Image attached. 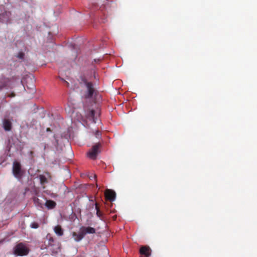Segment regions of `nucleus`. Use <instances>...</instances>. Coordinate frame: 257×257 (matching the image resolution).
Instances as JSON below:
<instances>
[{"instance_id": "423d86ee", "label": "nucleus", "mask_w": 257, "mask_h": 257, "mask_svg": "<svg viewBox=\"0 0 257 257\" xmlns=\"http://www.w3.org/2000/svg\"><path fill=\"white\" fill-rule=\"evenodd\" d=\"M105 197L107 200L112 201L115 199V192L111 189H107L105 192Z\"/></svg>"}, {"instance_id": "412c9836", "label": "nucleus", "mask_w": 257, "mask_h": 257, "mask_svg": "<svg viewBox=\"0 0 257 257\" xmlns=\"http://www.w3.org/2000/svg\"><path fill=\"white\" fill-rule=\"evenodd\" d=\"M46 131L47 132H51V130L50 128L49 127H48L47 129H46Z\"/></svg>"}, {"instance_id": "4468645a", "label": "nucleus", "mask_w": 257, "mask_h": 257, "mask_svg": "<svg viewBox=\"0 0 257 257\" xmlns=\"http://www.w3.org/2000/svg\"><path fill=\"white\" fill-rule=\"evenodd\" d=\"M54 231L58 236H62L63 235V230L59 225H57L54 228Z\"/></svg>"}, {"instance_id": "9b49d317", "label": "nucleus", "mask_w": 257, "mask_h": 257, "mask_svg": "<svg viewBox=\"0 0 257 257\" xmlns=\"http://www.w3.org/2000/svg\"><path fill=\"white\" fill-rule=\"evenodd\" d=\"M72 236L74 238V240L78 242V241H80L82 238H83V237H84V235L82 233L81 230H80V232L78 233H77L75 232H73L72 233Z\"/></svg>"}, {"instance_id": "a211bd4d", "label": "nucleus", "mask_w": 257, "mask_h": 257, "mask_svg": "<svg viewBox=\"0 0 257 257\" xmlns=\"http://www.w3.org/2000/svg\"><path fill=\"white\" fill-rule=\"evenodd\" d=\"M25 54L23 52H19L18 54L17 57L20 59H23L24 58Z\"/></svg>"}, {"instance_id": "20e7f679", "label": "nucleus", "mask_w": 257, "mask_h": 257, "mask_svg": "<svg viewBox=\"0 0 257 257\" xmlns=\"http://www.w3.org/2000/svg\"><path fill=\"white\" fill-rule=\"evenodd\" d=\"M13 173L18 180H20L22 179L23 171L22 170L21 164L17 161H15L13 163Z\"/></svg>"}, {"instance_id": "6ab92c4d", "label": "nucleus", "mask_w": 257, "mask_h": 257, "mask_svg": "<svg viewBox=\"0 0 257 257\" xmlns=\"http://www.w3.org/2000/svg\"><path fill=\"white\" fill-rule=\"evenodd\" d=\"M95 135L96 136V138H99L101 137V132H99V131H96L95 133Z\"/></svg>"}, {"instance_id": "f03ea898", "label": "nucleus", "mask_w": 257, "mask_h": 257, "mask_svg": "<svg viewBox=\"0 0 257 257\" xmlns=\"http://www.w3.org/2000/svg\"><path fill=\"white\" fill-rule=\"evenodd\" d=\"M44 246L42 248H48L53 253H56L60 250V244L55 241L53 237L50 234L46 236V240L44 241Z\"/></svg>"}, {"instance_id": "0eeeda50", "label": "nucleus", "mask_w": 257, "mask_h": 257, "mask_svg": "<svg viewBox=\"0 0 257 257\" xmlns=\"http://www.w3.org/2000/svg\"><path fill=\"white\" fill-rule=\"evenodd\" d=\"M83 235L85 236L86 234H93L95 233V229L92 227H82L80 228Z\"/></svg>"}, {"instance_id": "7ed1b4c3", "label": "nucleus", "mask_w": 257, "mask_h": 257, "mask_svg": "<svg viewBox=\"0 0 257 257\" xmlns=\"http://www.w3.org/2000/svg\"><path fill=\"white\" fill-rule=\"evenodd\" d=\"M29 249L27 245L23 242L19 243L14 248V253L18 256H24L29 253Z\"/></svg>"}, {"instance_id": "f3484780", "label": "nucleus", "mask_w": 257, "mask_h": 257, "mask_svg": "<svg viewBox=\"0 0 257 257\" xmlns=\"http://www.w3.org/2000/svg\"><path fill=\"white\" fill-rule=\"evenodd\" d=\"M30 227L32 228L36 229L39 227V225L38 223H37L36 222H33L31 223V224H30Z\"/></svg>"}, {"instance_id": "2eb2a0df", "label": "nucleus", "mask_w": 257, "mask_h": 257, "mask_svg": "<svg viewBox=\"0 0 257 257\" xmlns=\"http://www.w3.org/2000/svg\"><path fill=\"white\" fill-rule=\"evenodd\" d=\"M39 178L40 180V183L42 185H44L48 183L47 179L44 175H40Z\"/></svg>"}, {"instance_id": "ddd939ff", "label": "nucleus", "mask_w": 257, "mask_h": 257, "mask_svg": "<svg viewBox=\"0 0 257 257\" xmlns=\"http://www.w3.org/2000/svg\"><path fill=\"white\" fill-rule=\"evenodd\" d=\"M33 202L35 205V206L39 207L41 208H43V206L44 205V202L42 200H40L39 198L36 197H34L33 198Z\"/></svg>"}, {"instance_id": "1a4fd4ad", "label": "nucleus", "mask_w": 257, "mask_h": 257, "mask_svg": "<svg viewBox=\"0 0 257 257\" xmlns=\"http://www.w3.org/2000/svg\"><path fill=\"white\" fill-rule=\"evenodd\" d=\"M140 252L141 254L148 257L151 255V249L148 246H143L140 248Z\"/></svg>"}, {"instance_id": "39448f33", "label": "nucleus", "mask_w": 257, "mask_h": 257, "mask_svg": "<svg viewBox=\"0 0 257 257\" xmlns=\"http://www.w3.org/2000/svg\"><path fill=\"white\" fill-rule=\"evenodd\" d=\"M101 147V144L97 143L94 145L89 152L87 153L88 157L92 160H95L98 153H100L99 149Z\"/></svg>"}, {"instance_id": "5701e85b", "label": "nucleus", "mask_w": 257, "mask_h": 257, "mask_svg": "<svg viewBox=\"0 0 257 257\" xmlns=\"http://www.w3.org/2000/svg\"><path fill=\"white\" fill-rule=\"evenodd\" d=\"M94 178L95 179L96 178V175H94Z\"/></svg>"}, {"instance_id": "f8f14e48", "label": "nucleus", "mask_w": 257, "mask_h": 257, "mask_svg": "<svg viewBox=\"0 0 257 257\" xmlns=\"http://www.w3.org/2000/svg\"><path fill=\"white\" fill-rule=\"evenodd\" d=\"M44 205L48 209H52L54 208L56 206V203L53 200H46Z\"/></svg>"}, {"instance_id": "f257e3e1", "label": "nucleus", "mask_w": 257, "mask_h": 257, "mask_svg": "<svg viewBox=\"0 0 257 257\" xmlns=\"http://www.w3.org/2000/svg\"><path fill=\"white\" fill-rule=\"evenodd\" d=\"M79 83L83 85L86 87V91L84 93V96L86 98H90L92 97L95 90L93 84L91 82H88L84 75H81L79 78Z\"/></svg>"}, {"instance_id": "aec40b11", "label": "nucleus", "mask_w": 257, "mask_h": 257, "mask_svg": "<svg viewBox=\"0 0 257 257\" xmlns=\"http://www.w3.org/2000/svg\"><path fill=\"white\" fill-rule=\"evenodd\" d=\"M64 82H65V83H66V84L67 86V87H69V83L68 82L66 81H64Z\"/></svg>"}, {"instance_id": "dca6fc26", "label": "nucleus", "mask_w": 257, "mask_h": 257, "mask_svg": "<svg viewBox=\"0 0 257 257\" xmlns=\"http://www.w3.org/2000/svg\"><path fill=\"white\" fill-rule=\"evenodd\" d=\"M95 209L96 210V215L98 217H101L102 214V213L101 212V211H100V209L97 205V204L96 203L95 204Z\"/></svg>"}, {"instance_id": "4be33fe9", "label": "nucleus", "mask_w": 257, "mask_h": 257, "mask_svg": "<svg viewBox=\"0 0 257 257\" xmlns=\"http://www.w3.org/2000/svg\"><path fill=\"white\" fill-rule=\"evenodd\" d=\"M15 96V94L14 93H12L10 95V97H14Z\"/></svg>"}, {"instance_id": "9d476101", "label": "nucleus", "mask_w": 257, "mask_h": 257, "mask_svg": "<svg viewBox=\"0 0 257 257\" xmlns=\"http://www.w3.org/2000/svg\"><path fill=\"white\" fill-rule=\"evenodd\" d=\"M3 127L5 131H10L12 129V122L8 119L5 118L3 120Z\"/></svg>"}, {"instance_id": "6e6552de", "label": "nucleus", "mask_w": 257, "mask_h": 257, "mask_svg": "<svg viewBox=\"0 0 257 257\" xmlns=\"http://www.w3.org/2000/svg\"><path fill=\"white\" fill-rule=\"evenodd\" d=\"M95 110L91 109L87 112L86 117L90 120H92L94 123H96L97 116H95Z\"/></svg>"}]
</instances>
